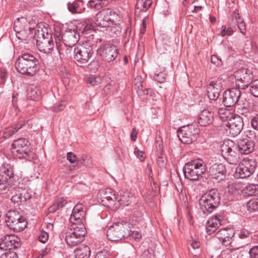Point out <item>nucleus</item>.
<instances>
[{
    "label": "nucleus",
    "mask_w": 258,
    "mask_h": 258,
    "mask_svg": "<svg viewBox=\"0 0 258 258\" xmlns=\"http://www.w3.org/2000/svg\"><path fill=\"white\" fill-rule=\"evenodd\" d=\"M250 93L255 97H258V79L251 81L249 83Z\"/></svg>",
    "instance_id": "c03bdc74"
},
{
    "label": "nucleus",
    "mask_w": 258,
    "mask_h": 258,
    "mask_svg": "<svg viewBox=\"0 0 258 258\" xmlns=\"http://www.w3.org/2000/svg\"><path fill=\"white\" fill-rule=\"evenodd\" d=\"M97 52L101 56L102 59L107 62L114 60L118 54L116 46L110 44L102 45L98 49Z\"/></svg>",
    "instance_id": "a211bd4d"
},
{
    "label": "nucleus",
    "mask_w": 258,
    "mask_h": 258,
    "mask_svg": "<svg viewBox=\"0 0 258 258\" xmlns=\"http://www.w3.org/2000/svg\"><path fill=\"white\" fill-rule=\"evenodd\" d=\"M222 156L227 162L232 165H236L240 162V153L236 144L231 140L225 141L221 146Z\"/></svg>",
    "instance_id": "39448f33"
},
{
    "label": "nucleus",
    "mask_w": 258,
    "mask_h": 258,
    "mask_svg": "<svg viewBox=\"0 0 258 258\" xmlns=\"http://www.w3.org/2000/svg\"><path fill=\"white\" fill-rule=\"evenodd\" d=\"M134 154L140 161H143L145 160V155L144 152L140 151L137 147H136L134 149Z\"/></svg>",
    "instance_id": "6e6d98bb"
},
{
    "label": "nucleus",
    "mask_w": 258,
    "mask_h": 258,
    "mask_svg": "<svg viewBox=\"0 0 258 258\" xmlns=\"http://www.w3.org/2000/svg\"><path fill=\"white\" fill-rule=\"evenodd\" d=\"M246 193L248 196H258V184H252L247 186Z\"/></svg>",
    "instance_id": "49530a36"
},
{
    "label": "nucleus",
    "mask_w": 258,
    "mask_h": 258,
    "mask_svg": "<svg viewBox=\"0 0 258 258\" xmlns=\"http://www.w3.org/2000/svg\"><path fill=\"white\" fill-rule=\"evenodd\" d=\"M51 251V246L47 245L44 249H42L40 252L38 258H43Z\"/></svg>",
    "instance_id": "680f3d73"
},
{
    "label": "nucleus",
    "mask_w": 258,
    "mask_h": 258,
    "mask_svg": "<svg viewBox=\"0 0 258 258\" xmlns=\"http://www.w3.org/2000/svg\"><path fill=\"white\" fill-rule=\"evenodd\" d=\"M128 226L127 222H118L109 227L107 231V236L110 241H118L125 237V230Z\"/></svg>",
    "instance_id": "ddd939ff"
},
{
    "label": "nucleus",
    "mask_w": 258,
    "mask_h": 258,
    "mask_svg": "<svg viewBox=\"0 0 258 258\" xmlns=\"http://www.w3.org/2000/svg\"><path fill=\"white\" fill-rule=\"evenodd\" d=\"M246 208L250 212L258 211V199L250 200L247 203Z\"/></svg>",
    "instance_id": "a18cd8bd"
},
{
    "label": "nucleus",
    "mask_w": 258,
    "mask_h": 258,
    "mask_svg": "<svg viewBox=\"0 0 258 258\" xmlns=\"http://www.w3.org/2000/svg\"><path fill=\"white\" fill-rule=\"evenodd\" d=\"M14 173L10 165H3L0 167V183L11 184L13 183Z\"/></svg>",
    "instance_id": "b1692460"
},
{
    "label": "nucleus",
    "mask_w": 258,
    "mask_h": 258,
    "mask_svg": "<svg viewBox=\"0 0 258 258\" xmlns=\"http://www.w3.org/2000/svg\"><path fill=\"white\" fill-rule=\"evenodd\" d=\"M223 216L221 214H216L210 218L207 222V231L209 234L215 232L218 227L221 225Z\"/></svg>",
    "instance_id": "c85d7f7f"
},
{
    "label": "nucleus",
    "mask_w": 258,
    "mask_h": 258,
    "mask_svg": "<svg viewBox=\"0 0 258 258\" xmlns=\"http://www.w3.org/2000/svg\"><path fill=\"white\" fill-rule=\"evenodd\" d=\"M226 169L222 163H215L210 168V176L214 182H219L225 179L226 176Z\"/></svg>",
    "instance_id": "412c9836"
},
{
    "label": "nucleus",
    "mask_w": 258,
    "mask_h": 258,
    "mask_svg": "<svg viewBox=\"0 0 258 258\" xmlns=\"http://www.w3.org/2000/svg\"><path fill=\"white\" fill-rule=\"evenodd\" d=\"M95 9L99 10L102 7H104L108 5V2H104L102 0H95Z\"/></svg>",
    "instance_id": "052dcab7"
},
{
    "label": "nucleus",
    "mask_w": 258,
    "mask_h": 258,
    "mask_svg": "<svg viewBox=\"0 0 258 258\" xmlns=\"http://www.w3.org/2000/svg\"><path fill=\"white\" fill-rule=\"evenodd\" d=\"M167 77V74L164 69L157 71L155 73L154 79L159 83H163Z\"/></svg>",
    "instance_id": "37998d69"
},
{
    "label": "nucleus",
    "mask_w": 258,
    "mask_h": 258,
    "mask_svg": "<svg viewBox=\"0 0 258 258\" xmlns=\"http://www.w3.org/2000/svg\"><path fill=\"white\" fill-rule=\"evenodd\" d=\"M116 13L109 9H105L96 14L95 23L101 27H109L114 23V17Z\"/></svg>",
    "instance_id": "dca6fc26"
},
{
    "label": "nucleus",
    "mask_w": 258,
    "mask_h": 258,
    "mask_svg": "<svg viewBox=\"0 0 258 258\" xmlns=\"http://www.w3.org/2000/svg\"><path fill=\"white\" fill-rule=\"evenodd\" d=\"M142 213L137 210L131 214L129 223L132 225H136L142 220Z\"/></svg>",
    "instance_id": "e433bc0d"
},
{
    "label": "nucleus",
    "mask_w": 258,
    "mask_h": 258,
    "mask_svg": "<svg viewBox=\"0 0 258 258\" xmlns=\"http://www.w3.org/2000/svg\"><path fill=\"white\" fill-rule=\"evenodd\" d=\"M113 89H114V86L112 85H111L110 84H107L103 88V92L106 95H108L112 93Z\"/></svg>",
    "instance_id": "0e129e2a"
},
{
    "label": "nucleus",
    "mask_w": 258,
    "mask_h": 258,
    "mask_svg": "<svg viewBox=\"0 0 258 258\" xmlns=\"http://www.w3.org/2000/svg\"><path fill=\"white\" fill-rule=\"evenodd\" d=\"M246 136L250 140L243 139L239 140L237 147L238 152L241 154H248L254 149V141L258 142V133L254 131L248 130L246 133Z\"/></svg>",
    "instance_id": "6e6552de"
},
{
    "label": "nucleus",
    "mask_w": 258,
    "mask_h": 258,
    "mask_svg": "<svg viewBox=\"0 0 258 258\" xmlns=\"http://www.w3.org/2000/svg\"><path fill=\"white\" fill-rule=\"evenodd\" d=\"M206 171L205 162L201 159L192 160L186 163L183 171L185 178L190 181H197L203 177Z\"/></svg>",
    "instance_id": "20e7f679"
},
{
    "label": "nucleus",
    "mask_w": 258,
    "mask_h": 258,
    "mask_svg": "<svg viewBox=\"0 0 258 258\" xmlns=\"http://www.w3.org/2000/svg\"><path fill=\"white\" fill-rule=\"evenodd\" d=\"M76 258H90L91 250L89 246L82 245L74 251Z\"/></svg>",
    "instance_id": "473e14b6"
},
{
    "label": "nucleus",
    "mask_w": 258,
    "mask_h": 258,
    "mask_svg": "<svg viewBox=\"0 0 258 258\" xmlns=\"http://www.w3.org/2000/svg\"><path fill=\"white\" fill-rule=\"evenodd\" d=\"M15 68L20 74L33 77L39 71L40 62L34 55L29 53H24L17 58Z\"/></svg>",
    "instance_id": "f257e3e1"
},
{
    "label": "nucleus",
    "mask_w": 258,
    "mask_h": 258,
    "mask_svg": "<svg viewBox=\"0 0 258 258\" xmlns=\"http://www.w3.org/2000/svg\"><path fill=\"white\" fill-rule=\"evenodd\" d=\"M6 222L11 229L19 232L26 227V218L16 211H9L6 215Z\"/></svg>",
    "instance_id": "0eeeda50"
},
{
    "label": "nucleus",
    "mask_w": 258,
    "mask_h": 258,
    "mask_svg": "<svg viewBox=\"0 0 258 258\" xmlns=\"http://www.w3.org/2000/svg\"><path fill=\"white\" fill-rule=\"evenodd\" d=\"M35 41L39 50L44 53H49L53 48L54 44L52 37Z\"/></svg>",
    "instance_id": "7c9ffc66"
},
{
    "label": "nucleus",
    "mask_w": 258,
    "mask_h": 258,
    "mask_svg": "<svg viewBox=\"0 0 258 258\" xmlns=\"http://www.w3.org/2000/svg\"><path fill=\"white\" fill-rule=\"evenodd\" d=\"M233 33V31L231 27H229L226 29L225 26H222L221 35L222 36H225L226 35H232Z\"/></svg>",
    "instance_id": "bf43d9fd"
},
{
    "label": "nucleus",
    "mask_w": 258,
    "mask_h": 258,
    "mask_svg": "<svg viewBox=\"0 0 258 258\" xmlns=\"http://www.w3.org/2000/svg\"><path fill=\"white\" fill-rule=\"evenodd\" d=\"M49 28L45 27L43 24H39L37 30L34 31V40H42V39L52 37L49 33Z\"/></svg>",
    "instance_id": "c756f323"
},
{
    "label": "nucleus",
    "mask_w": 258,
    "mask_h": 258,
    "mask_svg": "<svg viewBox=\"0 0 258 258\" xmlns=\"http://www.w3.org/2000/svg\"><path fill=\"white\" fill-rule=\"evenodd\" d=\"M243 121L242 118L238 115H234L233 117L228 120L226 126L227 131L233 137L239 135L241 132L243 127Z\"/></svg>",
    "instance_id": "6ab92c4d"
},
{
    "label": "nucleus",
    "mask_w": 258,
    "mask_h": 258,
    "mask_svg": "<svg viewBox=\"0 0 258 258\" xmlns=\"http://www.w3.org/2000/svg\"><path fill=\"white\" fill-rule=\"evenodd\" d=\"M200 130L196 124L182 126L177 132V136L181 142L185 144H191L198 137Z\"/></svg>",
    "instance_id": "9b49d317"
},
{
    "label": "nucleus",
    "mask_w": 258,
    "mask_h": 258,
    "mask_svg": "<svg viewBox=\"0 0 258 258\" xmlns=\"http://www.w3.org/2000/svg\"><path fill=\"white\" fill-rule=\"evenodd\" d=\"M32 18L31 17H21L16 19L14 23V29L15 32L27 29L31 27Z\"/></svg>",
    "instance_id": "cd10ccee"
},
{
    "label": "nucleus",
    "mask_w": 258,
    "mask_h": 258,
    "mask_svg": "<svg viewBox=\"0 0 258 258\" xmlns=\"http://www.w3.org/2000/svg\"><path fill=\"white\" fill-rule=\"evenodd\" d=\"M34 31V27L29 28L19 32H16V35L18 39L21 40L22 42L25 44H33Z\"/></svg>",
    "instance_id": "a878e982"
},
{
    "label": "nucleus",
    "mask_w": 258,
    "mask_h": 258,
    "mask_svg": "<svg viewBox=\"0 0 258 258\" xmlns=\"http://www.w3.org/2000/svg\"><path fill=\"white\" fill-rule=\"evenodd\" d=\"M86 83L90 86H94L101 83L102 79L100 76L90 75L86 78Z\"/></svg>",
    "instance_id": "a19ab883"
},
{
    "label": "nucleus",
    "mask_w": 258,
    "mask_h": 258,
    "mask_svg": "<svg viewBox=\"0 0 258 258\" xmlns=\"http://www.w3.org/2000/svg\"><path fill=\"white\" fill-rule=\"evenodd\" d=\"M211 59L212 63L217 66H221L223 64L221 58L216 55H212Z\"/></svg>",
    "instance_id": "13d9d810"
},
{
    "label": "nucleus",
    "mask_w": 258,
    "mask_h": 258,
    "mask_svg": "<svg viewBox=\"0 0 258 258\" xmlns=\"http://www.w3.org/2000/svg\"><path fill=\"white\" fill-rule=\"evenodd\" d=\"M100 196L102 205L106 207L114 205V202L118 198V195H116L115 191L110 188L100 191Z\"/></svg>",
    "instance_id": "393cba45"
},
{
    "label": "nucleus",
    "mask_w": 258,
    "mask_h": 258,
    "mask_svg": "<svg viewBox=\"0 0 258 258\" xmlns=\"http://www.w3.org/2000/svg\"><path fill=\"white\" fill-rule=\"evenodd\" d=\"M239 88H232L225 91L223 95V102L224 106L231 107L238 104L241 96V91Z\"/></svg>",
    "instance_id": "f3484780"
},
{
    "label": "nucleus",
    "mask_w": 258,
    "mask_h": 258,
    "mask_svg": "<svg viewBox=\"0 0 258 258\" xmlns=\"http://www.w3.org/2000/svg\"><path fill=\"white\" fill-rule=\"evenodd\" d=\"M20 246L19 238L14 235H7L2 238L0 248L2 250L11 251Z\"/></svg>",
    "instance_id": "4be33fe9"
},
{
    "label": "nucleus",
    "mask_w": 258,
    "mask_h": 258,
    "mask_svg": "<svg viewBox=\"0 0 258 258\" xmlns=\"http://www.w3.org/2000/svg\"><path fill=\"white\" fill-rule=\"evenodd\" d=\"M223 81L222 79L218 78L211 81L208 86V88L210 89L213 88L215 91H221L223 88Z\"/></svg>",
    "instance_id": "79ce46f5"
},
{
    "label": "nucleus",
    "mask_w": 258,
    "mask_h": 258,
    "mask_svg": "<svg viewBox=\"0 0 258 258\" xmlns=\"http://www.w3.org/2000/svg\"><path fill=\"white\" fill-rule=\"evenodd\" d=\"M48 239V234L45 231H41L39 236V241L45 243Z\"/></svg>",
    "instance_id": "e2e57ef3"
},
{
    "label": "nucleus",
    "mask_w": 258,
    "mask_h": 258,
    "mask_svg": "<svg viewBox=\"0 0 258 258\" xmlns=\"http://www.w3.org/2000/svg\"><path fill=\"white\" fill-rule=\"evenodd\" d=\"M251 123L253 129L258 131V115L253 117L251 120Z\"/></svg>",
    "instance_id": "774afa93"
},
{
    "label": "nucleus",
    "mask_w": 258,
    "mask_h": 258,
    "mask_svg": "<svg viewBox=\"0 0 258 258\" xmlns=\"http://www.w3.org/2000/svg\"><path fill=\"white\" fill-rule=\"evenodd\" d=\"M54 38L58 51L63 50L64 45L70 47L66 49V53L69 54L71 53L73 47L76 46V44L79 40L80 35L76 29H68L61 34L60 29L57 28L55 29Z\"/></svg>",
    "instance_id": "f03ea898"
},
{
    "label": "nucleus",
    "mask_w": 258,
    "mask_h": 258,
    "mask_svg": "<svg viewBox=\"0 0 258 258\" xmlns=\"http://www.w3.org/2000/svg\"><path fill=\"white\" fill-rule=\"evenodd\" d=\"M41 92L39 88L35 85H31L28 90V97L32 100L37 101Z\"/></svg>",
    "instance_id": "72a5a7b5"
},
{
    "label": "nucleus",
    "mask_w": 258,
    "mask_h": 258,
    "mask_svg": "<svg viewBox=\"0 0 258 258\" xmlns=\"http://www.w3.org/2000/svg\"><path fill=\"white\" fill-rule=\"evenodd\" d=\"M151 0H138L136 5V9L140 11H146L152 5Z\"/></svg>",
    "instance_id": "4c0bfd02"
},
{
    "label": "nucleus",
    "mask_w": 258,
    "mask_h": 258,
    "mask_svg": "<svg viewBox=\"0 0 258 258\" xmlns=\"http://www.w3.org/2000/svg\"><path fill=\"white\" fill-rule=\"evenodd\" d=\"M7 79V73L6 70L4 68L0 67V83L4 85Z\"/></svg>",
    "instance_id": "3c124183"
},
{
    "label": "nucleus",
    "mask_w": 258,
    "mask_h": 258,
    "mask_svg": "<svg viewBox=\"0 0 258 258\" xmlns=\"http://www.w3.org/2000/svg\"><path fill=\"white\" fill-rule=\"evenodd\" d=\"M66 107V105L64 103V102H60L56 104L53 108V110L55 112H58L61 110H63Z\"/></svg>",
    "instance_id": "69168bd1"
},
{
    "label": "nucleus",
    "mask_w": 258,
    "mask_h": 258,
    "mask_svg": "<svg viewBox=\"0 0 258 258\" xmlns=\"http://www.w3.org/2000/svg\"><path fill=\"white\" fill-rule=\"evenodd\" d=\"M86 233L87 231L84 224H81L79 226H73V228L66 233V242L71 246H75L83 240Z\"/></svg>",
    "instance_id": "1a4fd4ad"
},
{
    "label": "nucleus",
    "mask_w": 258,
    "mask_h": 258,
    "mask_svg": "<svg viewBox=\"0 0 258 258\" xmlns=\"http://www.w3.org/2000/svg\"><path fill=\"white\" fill-rule=\"evenodd\" d=\"M130 196L128 192H125L123 195L118 196L117 201L120 203V205H128V202L130 201Z\"/></svg>",
    "instance_id": "09e8293b"
},
{
    "label": "nucleus",
    "mask_w": 258,
    "mask_h": 258,
    "mask_svg": "<svg viewBox=\"0 0 258 258\" xmlns=\"http://www.w3.org/2000/svg\"><path fill=\"white\" fill-rule=\"evenodd\" d=\"M12 153L16 158H26L31 154V148L29 141L25 138L15 140L12 144Z\"/></svg>",
    "instance_id": "9d476101"
},
{
    "label": "nucleus",
    "mask_w": 258,
    "mask_h": 258,
    "mask_svg": "<svg viewBox=\"0 0 258 258\" xmlns=\"http://www.w3.org/2000/svg\"><path fill=\"white\" fill-rule=\"evenodd\" d=\"M220 92L221 91H215V90H214L213 88H211V89L207 88V92L209 98L211 101H214L216 105L217 104H220V100L218 101Z\"/></svg>",
    "instance_id": "58836bf2"
},
{
    "label": "nucleus",
    "mask_w": 258,
    "mask_h": 258,
    "mask_svg": "<svg viewBox=\"0 0 258 258\" xmlns=\"http://www.w3.org/2000/svg\"><path fill=\"white\" fill-rule=\"evenodd\" d=\"M0 258H18L16 252L13 251H8L0 255Z\"/></svg>",
    "instance_id": "4d7b16f0"
},
{
    "label": "nucleus",
    "mask_w": 258,
    "mask_h": 258,
    "mask_svg": "<svg viewBox=\"0 0 258 258\" xmlns=\"http://www.w3.org/2000/svg\"><path fill=\"white\" fill-rule=\"evenodd\" d=\"M212 114L207 110H203L198 118L199 124L203 126L210 124L212 122Z\"/></svg>",
    "instance_id": "2f4dec72"
},
{
    "label": "nucleus",
    "mask_w": 258,
    "mask_h": 258,
    "mask_svg": "<svg viewBox=\"0 0 258 258\" xmlns=\"http://www.w3.org/2000/svg\"><path fill=\"white\" fill-rule=\"evenodd\" d=\"M234 235L235 232L233 229L225 228L217 232L215 236L223 245L225 246L229 245L231 247H234L232 250H235L242 247L243 245H239L235 247V245H233Z\"/></svg>",
    "instance_id": "4468645a"
},
{
    "label": "nucleus",
    "mask_w": 258,
    "mask_h": 258,
    "mask_svg": "<svg viewBox=\"0 0 258 258\" xmlns=\"http://www.w3.org/2000/svg\"><path fill=\"white\" fill-rule=\"evenodd\" d=\"M78 163L87 167H90L92 164V159L91 157L86 155L80 158L78 160Z\"/></svg>",
    "instance_id": "de8ad7c7"
},
{
    "label": "nucleus",
    "mask_w": 258,
    "mask_h": 258,
    "mask_svg": "<svg viewBox=\"0 0 258 258\" xmlns=\"http://www.w3.org/2000/svg\"><path fill=\"white\" fill-rule=\"evenodd\" d=\"M143 79L140 76H137L134 81L135 89L139 96L143 95Z\"/></svg>",
    "instance_id": "ea45409f"
},
{
    "label": "nucleus",
    "mask_w": 258,
    "mask_h": 258,
    "mask_svg": "<svg viewBox=\"0 0 258 258\" xmlns=\"http://www.w3.org/2000/svg\"><path fill=\"white\" fill-rule=\"evenodd\" d=\"M11 186V184H1L0 183V194L6 193L9 190V188Z\"/></svg>",
    "instance_id": "338daca9"
},
{
    "label": "nucleus",
    "mask_w": 258,
    "mask_h": 258,
    "mask_svg": "<svg viewBox=\"0 0 258 258\" xmlns=\"http://www.w3.org/2000/svg\"><path fill=\"white\" fill-rule=\"evenodd\" d=\"M234 76L236 79V86L241 89L247 88L253 78V74L251 70L244 68L236 71Z\"/></svg>",
    "instance_id": "2eb2a0df"
},
{
    "label": "nucleus",
    "mask_w": 258,
    "mask_h": 258,
    "mask_svg": "<svg viewBox=\"0 0 258 258\" xmlns=\"http://www.w3.org/2000/svg\"><path fill=\"white\" fill-rule=\"evenodd\" d=\"M256 166L254 160L248 158H244L236 168L235 175L237 178L248 177L253 173Z\"/></svg>",
    "instance_id": "f8f14e48"
},
{
    "label": "nucleus",
    "mask_w": 258,
    "mask_h": 258,
    "mask_svg": "<svg viewBox=\"0 0 258 258\" xmlns=\"http://www.w3.org/2000/svg\"><path fill=\"white\" fill-rule=\"evenodd\" d=\"M32 122L33 121L31 119L26 121L23 119H20L14 125L6 129L4 132L5 137L9 138L21 130L24 131L31 128Z\"/></svg>",
    "instance_id": "aec40b11"
},
{
    "label": "nucleus",
    "mask_w": 258,
    "mask_h": 258,
    "mask_svg": "<svg viewBox=\"0 0 258 258\" xmlns=\"http://www.w3.org/2000/svg\"><path fill=\"white\" fill-rule=\"evenodd\" d=\"M79 4L76 2L73 3L69 2L68 4V8L70 12L73 14L77 13V10L79 8Z\"/></svg>",
    "instance_id": "8fccbe9b"
},
{
    "label": "nucleus",
    "mask_w": 258,
    "mask_h": 258,
    "mask_svg": "<svg viewBox=\"0 0 258 258\" xmlns=\"http://www.w3.org/2000/svg\"><path fill=\"white\" fill-rule=\"evenodd\" d=\"M86 212L84 210V206L82 204H77L72 211L70 217V221L72 223V226H79L83 224V221L85 216Z\"/></svg>",
    "instance_id": "5701e85b"
},
{
    "label": "nucleus",
    "mask_w": 258,
    "mask_h": 258,
    "mask_svg": "<svg viewBox=\"0 0 258 258\" xmlns=\"http://www.w3.org/2000/svg\"><path fill=\"white\" fill-rule=\"evenodd\" d=\"M67 160H69L71 163H74L76 161L78 163V160H79L80 158L77 157V156L74 154L73 152H70L67 153Z\"/></svg>",
    "instance_id": "603ef678"
},
{
    "label": "nucleus",
    "mask_w": 258,
    "mask_h": 258,
    "mask_svg": "<svg viewBox=\"0 0 258 258\" xmlns=\"http://www.w3.org/2000/svg\"><path fill=\"white\" fill-rule=\"evenodd\" d=\"M220 200V194L217 188L207 190L199 200L201 211L205 215L210 214L219 206Z\"/></svg>",
    "instance_id": "7ed1b4c3"
},
{
    "label": "nucleus",
    "mask_w": 258,
    "mask_h": 258,
    "mask_svg": "<svg viewBox=\"0 0 258 258\" xmlns=\"http://www.w3.org/2000/svg\"><path fill=\"white\" fill-rule=\"evenodd\" d=\"M229 24L231 27H235L237 26L242 34H245V26L244 22L243 19L240 16L237 10H235L232 13L231 18L229 20Z\"/></svg>",
    "instance_id": "bb28decb"
},
{
    "label": "nucleus",
    "mask_w": 258,
    "mask_h": 258,
    "mask_svg": "<svg viewBox=\"0 0 258 258\" xmlns=\"http://www.w3.org/2000/svg\"><path fill=\"white\" fill-rule=\"evenodd\" d=\"M67 204L66 198L58 197L56 199L54 204L49 208V212H54L58 209L62 208Z\"/></svg>",
    "instance_id": "f704fd0d"
},
{
    "label": "nucleus",
    "mask_w": 258,
    "mask_h": 258,
    "mask_svg": "<svg viewBox=\"0 0 258 258\" xmlns=\"http://www.w3.org/2000/svg\"><path fill=\"white\" fill-rule=\"evenodd\" d=\"M93 53V47L88 42L78 44L74 49V60L82 66L89 61Z\"/></svg>",
    "instance_id": "423d86ee"
},
{
    "label": "nucleus",
    "mask_w": 258,
    "mask_h": 258,
    "mask_svg": "<svg viewBox=\"0 0 258 258\" xmlns=\"http://www.w3.org/2000/svg\"><path fill=\"white\" fill-rule=\"evenodd\" d=\"M250 258H258V245H255L251 248L249 251Z\"/></svg>",
    "instance_id": "5fc2aeb1"
},
{
    "label": "nucleus",
    "mask_w": 258,
    "mask_h": 258,
    "mask_svg": "<svg viewBox=\"0 0 258 258\" xmlns=\"http://www.w3.org/2000/svg\"><path fill=\"white\" fill-rule=\"evenodd\" d=\"M250 234V233L248 230L242 229L239 232L238 237L241 239H245L249 238Z\"/></svg>",
    "instance_id": "864d4df0"
},
{
    "label": "nucleus",
    "mask_w": 258,
    "mask_h": 258,
    "mask_svg": "<svg viewBox=\"0 0 258 258\" xmlns=\"http://www.w3.org/2000/svg\"><path fill=\"white\" fill-rule=\"evenodd\" d=\"M218 116L219 118L223 121H228L229 119H231L234 116L233 114L229 110L225 108H220L218 109Z\"/></svg>",
    "instance_id": "c9c22d12"
}]
</instances>
